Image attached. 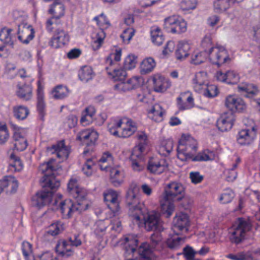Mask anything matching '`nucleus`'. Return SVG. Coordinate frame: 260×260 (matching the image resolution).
I'll return each mask as SVG.
<instances>
[{
    "label": "nucleus",
    "mask_w": 260,
    "mask_h": 260,
    "mask_svg": "<svg viewBox=\"0 0 260 260\" xmlns=\"http://www.w3.org/2000/svg\"><path fill=\"white\" fill-rule=\"evenodd\" d=\"M201 46L208 53L210 61L218 66L230 60L227 50L222 46L214 47L210 36H206L201 43Z\"/></svg>",
    "instance_id": "39448f33"
},
{
    "label": "nucleus",
    "mask_w": 260,
    "mask_h": 260,
    "mask_svg": "<svg viewBox=\"0 0 260 260\" xmlns=\"http://www.w3.org/2000/svg\"><path fill=\"white\" fill-rule=\"evenodd\" d=\"M105 37V34L103 30L101 29L97 32L95 38L93 39L92 43V47L94 50L99 49L103 43V40Z\"/></svg>",
    "instance_id": "5fc2aeb1"
},
{
    "label": "nucleus",
    "mask_w": 260,
    "mask_h": 260,
    "mask_svg": "<svg viewBox=\"0 0 260 260\" xmlns=\"http://www.w3.org/2000/svg\"><path fill=\"white\" fill-rule=\"evenodd\" d=\"M153 82L154 89L157 92H164L171 85L168 80L162 76L154 77Z\"/></svg>",
    "instance_id": "58836bf2"
},
{
    "label": "nucleus",
    "mask_w": 260,
    "mask_h": 260,
    "mask_svg": "<svg viewBox=\"0 0 260 260\" xmlns=\"http://www.w3.org/2000/svg\"><path fill=\"white\" fill-rule=\"evenodd\" d=\"M132 167L135 171H140L144 169L143 153L132 151L130 156Z\"/></svg>",
    "instance_id": "473e14b6"
},
{
    "label": "nucleus",
    "mask_w": 260,
    "mask_h": 260,
    "mask_svg": "<svg viewBox=\"0 0 260 260\" xmlns=\"http://www.w3.org/2000/svg\"><path fill=\"white\" fill-rule=\"evenodd\" d=\"M178 17L175 16L168 17L164 20V28L167 31L172 32V28L174 26L177 22Z\"/></svg>",
    "instance_id": "052dcab7"
},
{
    "label": "nucleus",
    "mask_w": 260,
    "mask_h": 260,
    "mask_svg": "<svg viewBox=\"0 0 260 260\" xmlns=\"http://www.w3.org/2000/svg\"><path fill=\"white\" fill-rule=\"evenodd\" d=\"M69 39L70 37L67 31L62 29H56L49 45L53 48H58L67 44Z\"/></svg>",
    "instance_id": "a211bd4d"
},
{
    "label": "nucleus",
    "mask_w": 260,
    "mask_h": 260,
    "mask_svg": "<svg viewBox=\"0 0 260 260\" xmlns=\"http://www.w3.org/2000/svg\"><path fill=\"white\" fill-rule=\"evenodd\" d=\"M178 145L179 150L189 152L191 154H193L197 150V141L190 136H182Z\"/></svg>",
    "instance_id": "4be33fe9"
},
{
    "label": "nucleus",
    "mask_w": 260,
    "mask_h": 260,
    "mask_svg": "<svg viewBox=\"0 0 260 260\" xmlns=\"http://www.w3.org/2000/svg\"><path fill=\"white\" fill-rule=\"evenodd\" d=\"M34 31L32 26L27 24H21L17 31L18 39L24 44H28L34 37Z\"/></svg>",
    "instance_id": "aec40b11"
},
{
    "label": "nucleus",
    "mask_w": 260,
    "mask_h": 260,
    "mask_svg": "<svg viewBox=\"0 0 260 260\" xmlns=\"http://www.w3.org/2000/svg\"><path fill=\"white\" fill-rule=\"evenodd\" d=\"M187 23L182 19L178 18L177 22L175 23L174 26L172 28V33L180 34L184 32L186 30Z\"/></svg>",
    "instance_id": "603ef678"
},
{
    "label": "nucleus",
    "mask_w": 260,
    "mask_h": 260,
    "mask_svg": "<svg viewBox=\"0 0 260 260\" xmlns=\"http://www.w3.org/2000/svg\"><path fill=\"white\" fill-rule=\"evenodd\" d=\"M136 137L138 141V144L133 148V151L144 153L148 143V136L144 132L139 131Z\"/></svg>",
    "instance_id": "c85d7f7f"
},
{
    "label": "nucleus",
    "mask_w": 260,
    "mask_h": 260,
    "mask_svg": "<svg viewBox=\"0 0 260 260\" xmlns=\"http://www.w3.org/2000/svg\"><path fill=\"white\" fill-rule=\"evenodd\" d=\"M208 56V53L206 51L194 53L191 56V62L198 65L204 62Z\"/></svg>",
    "instance_id": "864d4df0"
},
{
    "label": "nucleus",
    "mask_w": 260,
    "mask_h": 260,
    "mask_svg": "<svg viewBox=\"0 0 260 260\" xmlns=\"http://www.w3.org/2000/svg\"><path fill=\"white\" fill-rule=\"evenodd\" d=\"M64 229V224L60 221H57L49 225L46 233L52 236H55L61 233Z\"/></svg>",
    "instance_id": "ea45409f"
},
{
    "label": "nucleus",
    "mask_w": 260,
    "mask_h": 260,
    "mask_svg": "<svg viewBox=\"0 0 260 260\" xmlns=\"http://www.w3.org/2000/svg\"><path fill=\"white\" fill-rule=\"evenodd\" d=\"M235 120V116L232 112L224 113L217 121V126L221 132L230 130Z\"/></svg>",
    "instance_id": "b1692460"
},
{
    "label": "nucleus",
    "mask_w": 260,
    "mask_h": 260,
    "mask_svg": "<svg viewBox=\"0 0 260 260\" xmlns=\"http://www.w3.org/2000/svg\"><path fill=\"white\" fill-rule=\"evenodd\" d=\"M144 220V228L147 231H162L163 230L162 221L159 215L155 211L148 212L145 214L142 210L139 221Z\"/></svg>",
    "instance_id": "9b49d317"
},
{
    "label": "nucleus",
    "mask_w": 260,
    "mask_h": 260,
    "mask_svg": "<svg viewBox=\"0 0 260 260\" xmlns=\"http://www.w3.org/2000/svg\"><path fill=\"white\" fill-rule=\"evenodd\" d=\"M182 241V238L180 237L171 238L167 240V244L170 249H175L179 247Z\"/></svg>",
    "instance_id": "774afa93"
},
{
    "label": "nucleus",
    "mask_w": 260,
    "mask_h": 260,
    "mask_svg": "<svg viewBox=\"0 0 260 260\" xmlns=\"http://www.w3.org/2000/svg\"><path fill=\"white\" fill-rule=\"evenodd\" d=\"M110 226V236L114 239L117 235L122 231V225L121 221L118 218L114 217L112 218L109 222L107 220L97 221L94 228V232L97 237H103L106 233V230L108 226Z\"/></svg>",
    "instance_id": "6e6552de"
},
{
    "label": "nucleus",
    "mask_w": 260,
    "mask_h": 260,
    "mask_svg": "<svg viewBox=\"0 0 260 260\" xmlns=\"http://www.w3.org/2000/svg\"><path fill=\"white\" fill-rule=\"evenodd\" d=\"M168 165L166 159L154 160L152 158L148 161L147 169L151 173L160 174L168 170Z\"/></svg>",
    "instance_id": "5701e85b"
},
{
    "label": "nucleus",
    "mask_w": 260,
    "mask_h": 260,
    "mask_svg": "<svg viewBox=\"0 0 260 260\" xmlns=\"http://www.w3.org/2000/svg\"><path fill=\"white\" fill-rule=\"evenodd\" d=\"M226 256L232 260H252V258L251 256L245 254L244 252H239L237 254L230 253Z\"/></svg>",
    "instance_id": "69168bd1"
},
{
    "label": "nucleus",
    "mask_w": 260,
    "mask_h": 260,
    "mask_svg": "<svg viewBox=\"0 0 260 260\" xmlns=\"http://www.w3.org/2000/svg\"><path fill=\"white\" fill-rule=\"evenodd\" d=\"M37 111L39 112L40 118L42 120H44V117L45 114V104L44 101V92L43 87L41 85L40 82H38V88L37 90Z\"/></svg>",
    "instance_id": "cd10ccee"
},
{
    "label": "nucleus",
    "mask_w": 260,
    "mask_h": 260,
    "mask_svg": "<svg viewBox=\"0 0 260 260\" xmlns=\"http://www.w3.org/2000/svg\"><path fill=\"white\" fill-rule=\"evenodd\" d=\"M104 201L108 208L116 217L119 214L120 206L118 200V193L116 191L109 189L104 194Z\"/></svg>",
    "instance_id": "4468645a"
},
{
    "label": "nucleus",
    "mask_w": 260,
    "mask_h": 260,
    "mask_svg": "<svg viewBox=\"0 0 260 260\" xmlns=\"http://www.w3.org/2000/svg\"><path fill=\"white\" fill-rule=\"evenodd\" d=\"M17 95L24 101L30 100L32 96V89L30 85L24 84L17 85Z\"/></svg>",
    "instance_id": "2f4dec72"
},
{
    "label": "nucleus",
    "mask_w": 260,
    "mask_h": 260,
    "mask_svg": "<svg viewBox=\"0 0 260 260\" xmlns=\"http://www.w3.org/2000/svg\"><path fill=\"white\" fill-rule=\"evenodd\" d=\"M104 201L108 208L116 217L119 214L120 206L118 200V193L116 191L109 189L104 194Z\"/></svg>",
    "instance_id": "2eb2a0df"
},
{
    "label": "nucleus",
    "mask_w": 260,
    "mask_h": 260,
    "mask_svg": "<svg viewBox=\"0 0 260 260\" xmlns=\"http://www.w3.org/2000/svg\"><path fill=\"white\" fill-rule=\"evenodd\" d=\"M197 4L196 0H183L180 3V7L183 11L192 10L196 8Z\"/></svg>",
    "instance_id": "680f3d73"
},
{
    "label": "nucleus",
    "mask_w": 260,
    "mask_h": 260,
    "mask_svg": "<svg viewBox=\"0 0 260 260\" xmlns=\"http://www.w3.org/2000/svg\"><path fill=\"white\" fill-rule=\"evenodd\" d=\"M14 116L19 120H24L29 114L28 108L23 106H15L13 107Z\"/></svg>",
    "instance_id": "de8ad7c7"
},
{
    "label": "nucleus",
    "mask_w": 260,
    "mask_h": 260,
    "mask_svg": "<svg viewBox=\"0 0 260 260\" xmlns=\"http://www.w3.org/2000/svg\"><path fill=\"white\" fill-rule=\"evenodd\" d=\"M69 90L66 86L57 85L52 91V96L55 99H62L67 96Z\"/></svg>",
    "instance_id": "49530a36"
},
{
    "label": "nucleus",
    "mask_w": 260,
    "mask_h": 260,
    "mask_svg": "<svg viewBox=\"0 0 260 260\" xmlns=\"http://www.w3.org/2000/svg\"><path fill=\"white\" fill-rule=\"evenodd\" d=\"M238 90L239 92H246L247 94L246 96L248 98H252L259 92L255 85L247 83H242L238 85Z\"/></svg>",
    "instance_id": "4c0bfd02"
},
{
    "label": "nucleus",
    "mask_w": 260,
    "mask_h": 260,
    "mask_svg": "<svg viewBox=\"0 0 260 260\" xmlns=\"http://www.w3.org/2000/svg\"><path fill=\"white\" fill-rule=\"evenodd\" d=\"M54 159L51 158L40 166L39 171L44 175L43 179H55L57 176L59 169H56L54 166Z\"/></svg>",
    "instance_id": "412c9836"
},
{
    "label": "nucleus",
    "mask_w": 260,
    "mask_h": 260,
    "mask_svg": "<svg viewBox=\"0 0 260 260\" xmlns=\"http://www.w3.org/2000/svg\"><path fill=\"white\" fill-rule=\"evenodd\" d=\"M9 138V134L7 125L0 124V144H4Z\"/></svg>",
    "instance_id": "e2e57ef3"
},
{
    "label": "nucleus",
    "mask_w": 260,
    "mask_h": 260,
    "mask_svg": "<svg viewBox=\"0 0 260 260\" xmlns=\"http://www.w3.org/2000/svg\"><path fill=\"white\" fill-rule=\"evenodd\" d=\"M226 107L231 111L230 112H241L246 109V106L244 101L240 98L233 95L228 96L225 100Z\"/></svg>",
    "instance_id": "6ab92c4d"
},
{
    "label": "nucleus",
    "mask_w": 260,
    "mask_h": 260,
    "mask_svg": "<svg viewBox=\"0 0 260 260\" xmlns=\"http://www.w3.org/2000/svg\"><path fill=\"white\" fill-rule=\"evenodd\" d=\"M13 30L11 28L4 27L0 30V40L5 45L13 47L14 39L16 38V35L12 34Z\"/></svg>",
    "instance_id": "72a5a7b5"
},
{
    "label": "nucleus",
    "mask_w": 260,
    "mask_h": 260,
    "mask_svg": "<svg viewBox=\"0 0 260 260\" xmlns=\"http://www.w3.org/2000/svg\"><path fill=\"white\" fill-rule=\"evenodd\" d=\"M104 201L108 208L116 217L119 214L120 206L118 200V193L116 191L109 189L104 194Z\"/></svg>",
    "instance_id": "ddd939ff"
},
{
    "label": "nucleus",
    "mask_w": 260,
    "mask_h": 260,
    "mask_svg": "<svg viewBox=\"0 0 260 260\" xmlns=\"http://www.w3.org/2000/svg\"><path fill=\"white\" fill-rule=\"evenodd\" d=\"M13 138L14 141V148L17 151L24 150L27 146V140L19 132L14 133Z\"/></svg>",
    "instance_id": "c9c22d12"
},
{
    "label": "nucleus",
    "mask_w": 260,
    "mask_h": 260,
    "mask_svg": "<svg viewBox=\"0 0 260 260\" xmlns=\"http://www.w3.org/2000/svg\"><path fill=\"white\" fill-rule=\"evenodd\" d=\"M251 228L252 225L248 219L238 218L229 229L228 238L230 242L236 245L242 243L245 239L246 234Z\"/></svg>",
    "instance_id": "423d86ee"
},
{
    "label": "nucleus",
    "mask_w": 260,
    "mask_h": 260,
    "mask_svg": "<svg viewBox=\"0 0 260 260\" xmlns=\"http://www.w3.org/2000/svg\"><path fill=\"white\" fill-rule=\"evenodd\" d=\"M64 7L60 2H55L51 5L48 12L52 15V17L46 22V27L48 31H52L55 28L52 25L60 23L58 20L64 15Z\"/></svg>",
    "instance_id": "f8f14e48"
},
{
    "label": "nucleus",
    "mask_w": 260,
    "mask_h": 260,
    "mask_svg": "<svg viewBox=\"0 0 260 260\" xmlns=\"http://www.w3.org/2000/svg\"><path fill=\"white\" fill-rule=\"evenodd\" d=\"M235 197V194L233 191L230 189L227 188L223 191L219 198V201L221 204H228L232 202Z\"/></svg>",
    "instance_id": "8fccbe9b"
},
{
    "label": "nucleus",
    "mask_w": 260,
    "mask_h": 260,
    "mask_svg": "<svg viewBox=\"0 0 260 260\" xmlns=\"http://www.w3.org/2000/svg\"><path fill=\"white\" fill-rule=\"evenodd\" d=\"M138 190L139 187L137 184L132 183L127 191L125 199L126 204L128 207L129 216L136 221L140 220L143 206L139 203V198L137 196Z\"/></svg>",
    "instance_id": "0eeeda50"
},
{
    "label": "nucleus",
    "mask_w": 260,
    "mask_h": 260,
    "mask_svg": "<svg viewBox=\"0 0 260 260\" xmlns=\"http://www.w3.org/2000/svg\"><path fill=\"white\" fill-rule=\"evenodd\" d=\"M10 158L12 160H14V162L11 163L10 165L11 169L14 170L15 171H20L22 169L23 166L19 157L14 154H11Z\"/></svg>",
    "instance_id": "13d9d810"
},
{
    "label": "nucleus",
    "mask_w": 260,
    "mask_h": 260,
    "mask_svg": "<svg viewBox=\"0 0 260 260\" xmlns=\"http://www.w3.org/2000/svg\"><path fill=\"white\" fill-rule=\"evenodd\" d=\"M152 41L156 45H161L164 41V37L160 28L154 26L151 30Z\"/></svg>",
    "instance_id": "37998d69"
},
{
    "label": "nucleus",
    "mask_w": 260,
    "mask_h": 260,
    "mask_svg": "<svg viewBox=\"0 0 260 260\" xmlns=\"http://www.w3.org/2000/svg\"><path fill=\"white\" fill-rule=\"evenodd\" d=\"M127 127H124L120 132V138H128L132 136L137 129L135 123L132 120L126 121Z\"/></svg>",
    "instance_id": "a19ab883"
},
{
    "label": "nucleus",
    "mask_w": 260,
    "mask_h": 260,
    "mask_svg": "<svg viewBox=\"0 0 260 260\" xmlns=\"http://www.w3.org/2000/svg\"><path fill=\"white\" fill-rule=\"evenodd\" d=\"M244 0H216L214 2V11L216 13H222L226 11L231 6L239 4Z\"/></svg>",
    "instance_id": "7c9ffc66"
},
{
    "label": "nucleus",
    "mask_w": 260,
    "mask_h": 260,
    "mask_svg": "<svg viewBox=\"0 0 260 260\" xmlns=\"http://www.w3.org/2000/svg\"><path fill=\"white\" fill-rule=\"evenodd\" d=\"M23 254L26 260H34L35 255L32 253V245L28 242H23L22 244Z\"/></svg>",
    "instance_id": "3c124183"
},
{
    "label": "nucleus",
    "mask_w": 260,
    "mask_h": 260,
    "mask_svg": "<svg viewBox=\"0 0 260 260\" xmlns=\"http://www.w3.org/2000/svg\"><path fill=\"white\" fill-rule=\"evenodd\" d=\"M173 222V230L176 235H178L181 232L188 231L189 221L187 214L182 212L177 214L174 218Z\"/></svg>",
    "instance_id": "f3484780"
},
{
    "label": "nucleus",
    "mask_w": 260,
    "mask_h": 260,
    "mask_svg": "<svg viewBox=\"0 0 260 260\" xmlns=\"http://www.w3.org/2000/svg\"><path fill=\"white\" fill-rule=\"evenodd\" d=\"M256 136L254 127L251 129H244L240 131L238 135L237 142L240 145H248L250 144Z\"/></svg>",
    "instance_id": "bb28decb"
},
{
    "label": "nucleus",
    "mask_w": 260,
    "mask_h": 260,
    "mask_svg": "<svg viewBox=\"0 0 260 260\" xmlns=\"http://www.w3.org/2000/svg\"><path fill=\"white\" fill-rule=\"evenodd\" d=\"M193 88L196 91L202 92L208 98H213L218 94V89L214 85H208L203 77V73L197 74L192 80Z\"/></svg>",
    "instance_id": "9d476101"
},
{
    "label": "nucleus",
    "mask_w": 260,
    "mask_h": 260,
    "mask_svg": "<svg viewBox=\"0 0 260 260\" xmlns=\"http://www.w3.org/2000/svg\"><path fill=\"white\" fill-rule=\"evenodd\" d=\"M82 244L80 234L71 235L67 239L58 242L56 247L55 251L59 255L63 257L72 256L74 253V247H78Z\"/></svg>",
    "instance_id": "1a4fd4ad"
},
{
    "label": "nucleus",
    "mask_w": 260,
    "mask_h": 260,
    "mask_svg": "<svg viewBox=\"0 0 260 260\" xmlns=\"http://www.w3.org/2000/svg\"><path fill=\"white\" fill-rule=\"evenodd\" d=\"M137 57L134 55H129L125 59L123 67L126 70H131L135 67Z\"/></svg>",
    "instance_id": "6e6d98bb"
},
{
    "label": "nucleus",
    "mask_w": 260,
    "mask_h": 260,
    "mask_svg": "<svg viewBox=\"0 0 260 260\" xmlns=\"http://www.w3.org/2000/svg\"><path fill=\"white\" fill-rule=\"evenodd\" d=\"M156 66L154 59L148 57L142 62L141 64V71L142 74H147L151 72Z\"/></svg>",
    "instance_id": "79ce46f5"
},
{
    "label": "nucleus",
    "mask_w": 260,
    "mask_h": 260,
    "mask_svg": "<svg viewBox=\"0 0 260 260\" xmlns=\"http://www.w3.org/2000/svg\"><path fill=\"white\" fill-rule=\"evenodd\" d=\"M123 120L119 119L118 120H114L108 125L109 132L111 135L114 136L120 137V132L118 128H120L123 124Z\"/></svg>",
    "instance_id": "09e8293b"
},
{
    "label": "nucleus",
    "mask_w": 260,
    "mask_h": 260,
    "mask_svg": "<svg viewBox=\"0 0 260 260\" xmlns=\"http://www.w3.org/2000/svg\"><path fill=\"white\" fill-rule=\"evenodd\" d=\"M106 70L107 73L111 76L115 81H123L127 75L124 69L121 68L116 69L114 66H112V67H106Z\"/></svg>",
    "instance_id": "e433bc0d"
},
{
    "label": "nucleus",
    "mask_w": 260,
    "mask_h": 260,
    "mask_svg": "<svg viewBox=\"0 0 260 260\" xmlns=\"http://www.w3.org/2000/svg\"><path fill=\"white\" fill-rule=\"evenodd\" d=\"M47 151L51 154H55L57 157L62 160H66L70 153V147L65 145L64 140H62L47 148Z\"/></svg>",
    "instance_id": "dca6fc26"
},
{
    "label": "nucleus",
    "mask_w": 260,
    "mask_h": 260,
    "mask_svg": "<svg viewBox=\"0 0 260 260\" xmlns=\"http://www.w3.org/2000/svg\"><path fill=\"white\" fill-rule=\"evenodd\" d=\"M214 158V153L208 149L199 153L196 156L192 157V161H208Z\"/></svg>",
    "instance_id": "a18cd8bd"
},
{
    "label": "nucleus",
    "mask_w": 260,
    "mask_h": 260,
    "mask_svg": "<svg viewBox=\"0 0 260 260\" xmlns=\"http://www.w3.org/2000/svg\"><path fill=\"white\" fill-rule=\"evenodd\" d=\"M121 55V50L120 49H116L115 52L112 54H110L108 56L106 60V63L109 64L108 67H112L116 65L112 60V56H113L114 59L115 61H119L120 60Z\"/></svg>",
    "instance_id": "4d7b16f0"
},
{
    "label": "nucleus",
    "mask_w": 260,
    "mask_h": 260,
    "mask_svg": "<svg viewBox=\"0 0 260 260\" xmlns=\"http://www.w3.org/2000/svg\"><path fill=\"white\" fill-rule=\"evenodd\" d=\"M138 240L132 237H126L120 241L125 246L124 255L126 260H136L138 256L144 260H151L153 252L149 244L144 242L137 248Z\"/></svg>",
    "instance_id": "7ed1b4c3"
},
{
    "label": "nucleus",
    "mask_w": 260,
    "mask_h": 260,
    "mask_svg": "<svg viewBox=\"0 0 260 260\" xmlns=\"http://www.w3.org/2000/svg\"><path fill=\"white\" fill-rule=\"evenodd\" d=\"M165 110L159 104H155L148 112V117L152 120L159 122L163 120Z\"/></svg>",
    "instance_id": "f704fd0d"
},
{
    "label": "nucleus",
    "mask_w": 260,
    "mask_h": 260,
    "mask_svg": "<svg viewBox=\"0 0 260 260\" xmlns=\"http://www.w3.org/2000/svg\"><path fill=\"white\" fill-rule=\"evenodd\" d=\"M78 75L81 81L87 82L92 78L93 72L90 67L85 66L79 71Z\"/></svg>",
    "instance_id": "c03bdc74"
},
{
    "label": "nucleus",
    "mask_w": 260,
    "mask_h": 260,
    "mask_svg": "<svg viewBox=\"0 0 260 260\" xmlns=\"http://www.w3.org/2000/svg\"><path fill=\"white\" fill-rule=\"evenodd\" d=\"M135 30L132 28H127L123 30V33L120 35L124 43H128L134 35Z\"/></svg>",
    "instance_id": "0e129e2a"
},
{
    "label": "nucleus",
    "mask_w": 260,
    "mask_h": 260,
    "mask_svg": "<svg viewBox=\"0 0 260 260\" xmlns=\"http://www.w3.org/2000/svg\"><path fill=\"white\" fill-rule=\"evenodd\" d=\"M98 136L96 132L90 129H84L78 134L77 139L80 141L83 145L87 146H92L98 139Z\"/></svg>",
    "instance_id": "393cba45"
},
{
    "label": "nucleus",
    "mask_w": 260,
    "mask_h": 260,
    "mask_svg": "<svg viewBox=\"0 0 260 260\" xmlns=\"http://www.w3.org/2000/svg\"><path fill=\"white\" fill-rule=\"evenodd\" d=\"M173 142L171 140L164 141L159 148V151L164 155L169 154L173 150Z\"/></svg>",
    "instance_id": "bf43d9fd"
},
{
    "label": "nucleus",
    "mask_w": 260,
    "mask_h": 260,
    "mask_svg": "<svg viewBox=\"0 0 260 260\" xmlns=\"http://www.w3.org/2000/svg\"><path fill=\"white\" fill-rule=\"evenodd\" d=\"M68 191L69 193L77 200L74 203L71 200H65L60 203L59 209L64 218H70L75 212L80 213L86 210L88 204L85 198L87 191L79 186L77 180H70L68 183Z\"/></svg>",
    "instance_id": "f257e3e1"
},
{
    "label": "nucleus",
    "mask_w": 260,
    "mask_h": 260,
    "mask_svg": "<svg viewBox=\"0 0 260 260\" xmlns=\"http://www.w3.org/2000/svg\"><path fill=\"white\" fill-rule=\"evenodd\" d=\"M42 189L32 197L34 206L39 208L48 205L52 201L54 192L60 186L58 180H41Z\"/></svg>",
    "instance_id": "20e7f679"
},
{
    "label": "nucleus",
    "mask_w": 260,
    "mask_h": 260,
    "mask_svg": "<svg viewBox=\"0 0 260 260\" xmlns=\"http://www.w3.org/2000/svg\"><path fill=\"white\" fill-rule=\"evenodd\" d=\"M142 78L140 77L135 76L127 81L132 90L135 89L141 86Z\"/></svg>",
    "instance_id": "338daca9"
},
{
    "label": "nucleus",
    "mask_w": 260,
    "mask_h": 260,
    "mask_svg": "<svg viewBox=\"0 0 260 260\" xmlns=\"http://www.w3.org/2000/svg\"><path fill=\"white\" fill-rule=\"evenodd\" d=\"M190 50L189 44L185 42H179L175 52L176 59L180 61L184 60L189 55Z\"/></svg>",
    "instance_id": "c756f323"
},
{
    "label": "nucleus",
    "mask_w": 260,
    "mask_h": 260,
    "mask_svg": "<svg viewBox=\"0 0 260 260\" xmlns=\"http://www.w3.org/2000/svg\"><path fill=\"white\" fill-rule=\"evenodd\" d=\"M184 188L180 183L175 182L168 184L159 197L162 213L167 218L173 214L175 206L174 203L179 202L182 197Z\"/></svg>",
    "instance_id": "f03ea898"
},
{
    "label": "nucleus",
    "mask_w": 260,
    "mask_h": 260,
    "mask_svg": "<svg viewBox=\"0 0 260 260\" xmlns=\"http://www.w3.org/2000/svg\"><path fill=\"white\" fill-rule=\"evenodd\" d=\"M216 77L219 81L231 84L237 83L240 79L239 74L234 71H228L225 73H223L221 71H217Z\"/></svg>",
    "instance_id": "a878e982"
}]
</instances>
